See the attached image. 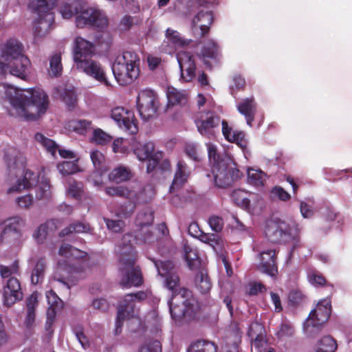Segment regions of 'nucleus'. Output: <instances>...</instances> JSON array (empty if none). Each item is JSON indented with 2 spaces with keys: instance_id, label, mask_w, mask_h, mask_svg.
<instances>
[{
  "instance_id": "16",
  "label": "nucleus",
  "mask_w": 352,
  "mask_h": 352,
  "mask_svg": "<svg viewBox=\"0 0 352 352\" xmlns=\"http://www.w3.org/2000/svg\"><path fill=\"white\" fill-rule=\"evenodd\" d=\"M177 60L181 72V78L185 82H190L195 77L196 65L192 54L186 51L177 54Z\"/></svg>"
},
{
  "instance_id": "21",
  "label": "nucleus",
  "mask_w": 352,
  "mask_h": 352,
  "mask_svg": "<svg viewBox=\"0 0 352 352\" xmlns=\"http://www.w3.org/2000/svg\"><path fill=\"white\" fill-rule=\"evenodd\" d=\"M95 53V46L93 43L85 40L81 36L75 39L73 49V59L74 63L88 58H91Z\"/></svg>"
},
{
  "instance_id": "33",
  "label": "nucleus",
  "mask_w": 352,
  "mask_h": 352,
  "mask_svg": "<svg viewBox=\"0 0 352 352\" xmlns=\"http://www.w3.org/2000/svg\"><path fill=\"white\" fill-rule=\"evenodd\" d=\"M131 145L133 153L140 161L146 160L153 155L154 144L152 142L140 144L137 142L135 138H132Z\"/></svg>"
},
{
  "instance_id": "15",
  "label": "nucleus",
  "mask_w": 352,
  "mask_h": 352,
  "mask_svg": "<svg viewBox=\"0 0 352 352\" xmlns=\"http://www.w3.org/2000/svg\"><path fill=\"white\" fill-rule=\"evenodd\" d=\"M77 69L92 77L105 85H109L105 72L101 65L91 58L83 59L74 63Z\"/></svg>"
},
{
  "instance_id": "50",
  "label": "nucleus",
  "mask_w": 352,
  "mask_h": 352,
  "mask_svg": "<svg viewBox=\"0 0 352 352\" xmlns=\"http://www.w3.org/2000/svg\"><path fill=\"white\" fill-rule=\"evenodd\" d=\"M112 137L100 129H95L92 131L90 141L98 145H105L110 142Z\"/></svg>"
},
{
  "instance_id": "55",
  "label": "nucleus",
  "mask_w": 352,
  "mask_h": 352,
  "mask_svg": "<svg viewBox=\"0 0 352 352\" xmlns=\"http://www.w3.org/2000/svg\"><path fill=\"white\" fill-rule=\"evenodd\" d=\"M62 69L60 56L58 54L54 55L50 60V75L57 77L61 74Z\"/></svg>"
},
{
  "instance_id": "11",
  "label": "nucleus",
  "mask_w": 352,
  "mask_h": 352,
  "mask_svg": "<svg viewBox=\"0 0 352 352\" xmlns=\"http://www.w3.org/2000/svg\"><path fill=\"white\" fill-rule=\"evenodd\" d=\"M137 107L140 117L144 120L153 118L159 107L157 94L149 89L141 91L137 97Z\"/></svg>"
},
{
  "instance_id": "62",
  "label": "nucleus",
  "mask_w": 352,
  "mask_h": 352,
  "mask_svg": "<svg viewBox=\"0 0 352 352\" xmlns=\"http://www.w3.org/2000/svg\"><path fill=\"white\" fill-rule=\"evenodd\" d=\"M104 221L107 228L113 232H120L123 230L125 223L122 220H113L105 219Z\"/></svg>"
},
{
  "instance_id": "13",
  "label": "nucleus",
  "mask_w": 352,
  "mask_h": 352,
  "mask_svg": "<svg viewBox=\"0 0 352 352\" xmlns=\"http://www.w3.org/2000/svg\"><path fill=\"white\" fill-rule=\"evenodd\" d=\"M111 118L116 122L118 126L133 135L138 131V121L134 113L122 107H116L111 111Z\"/></svg>"
},
{
  "instance_id": "14",
  "label": "nucleus",
  "mask_w": 352,
  "mask_h": 352,
  "mask_svg": "<svg viewBox=\"0 0 352 352\" xmlns=\"http://www.w3.org/2000/svg\"><path fill=\"white\" fill-rule=\"evenodd\" d=\"M220 118L210 111L200 113L195 120L199 133L205 138L211 139L218 132Z\"/></svg>"
},
{
  "instance_id": "46",
  "label": "nucleus",
  "mask_w": 352,
  "mask_h": 352,
  "mask_svg": "<svg viewBox=\"0 0 352 352\" xmlns=\"http://www.w3.org/2000/svg\"><path fill=\"white\" fill-rule=\"evenodd\" d=\"M198 239L203 243L208 244L215 251L221 249L223 245V241L216 234L204 233L202 232Z\"/></svg>"
},
{
  "instance_id": "48",
  "label": "nucleus",
  "mask_w": 352,
  "mask_h": 352,
  "mask_svg": "<svg viewBox=\"0 0 352 352\" xmlns=\"http://www.w3.org/2000/svg\"><path fill=\"white\" fill-rule=\"evenodd\" d=\"M219 46L212 39L208 40L201 51V55L204 58H215L218 54Z\"/></svg>"
},
{
  "instance_id": "39",
  "label": "nucleus",
  "mask_w": 352,
  "mask_h": 352,
  "mask_svg": "<svg viewBox=\"0 0 352 352\" xmlns=\"http://www.w3.org/2000/svg\"><path fill=\"white\" fill-rule=\"evenodd\" d=\"M166 38L173 45L174 48L182 47L188 45L191 40L186 39L181 36L180 34L174 30L168 28L166 32Z\"/></svg>"
},
{
  "instance_id": "27",
  "label": "nucleus",
  "mask_w": 352,
  "mask_h": 352,
  "mask_svg": "<svg viewBox=\"0 0 352 352\" xmlns=\"http://www.w3.org/2000/svg\"><path fill=\"white\" fill-rule=\"evenodd\" d=\"M166 97L168 106H185L188 100V94L186 90L178 89L174 87H168Z\"/></svg>"
},
{
  "instance_id": "35",
  "label": "nucleus",
  "mask_w": 352,
  "mask_h": 352,
  "mask_svg": "<svg viewBox=\"0 0 352 352\" xmlns=\"http://www.w3.org/2000/svg\"><path fill=\"white\" fill-rule=\"evenodd\" d=\"M195 284L197 289L202 294H207L210 290L212 284L205 270L201 269L196 274Z\"/></svg>"
},
{
  "instance_id": "47",
  "label": "nucleus",
  "mask_w": 352,
  "mask_h": 352,
  "mask_svg": "<svg viewBox=\"0 0 352 352\" xmlns=\"http://www.w3.org/2000/svg\"><path fill=\"white\" fill-rule=\"evenodd\" d=\"M89 155L94 168L101 173L104 172L106 170L104 168L105 163L104 154L98 149H94L89 152Z\"/></svg>"
},
{
  "instance_id": "41",
  "label": "nucleus",
  "mask_w": 352,
  "mask_h": 352,
  "mask_svg": "<svg viewBox=\"0 0 352 352\" xmlns=\"http://www.w3.org/2000/svg\"><path fill=\"white\" fill-rule=\"evenodd\" d=\"M58 254L60 256L68 258H80L85 256V252L72 246L68 243H63L59 248Z\"/></svg>"
},
{
  "instance_id": "28",
  "label": "nucleus",
  "mask_w": 352,
  "mask_h": 352,
  "mask_svg": "<svg viewBox=\"0 0 352 352\" xmlns=\"http://www.w3.org/2000/svg\"><path fill=\"white\" fill-rule=\"evenodd\" d=\"M133 175L130 167L120 164L109 173L108 178L110 182L119 184L130 180Z\"/></svg>"
},
{
  "instance_id": "1",
  "label": "nucleus",
  "mask_w": 352,
  "mask_h": 352,
  "mask_svg": "<svg viewBox=\"0 0 352 352\" xmlns=\"http://www.w3.org/2000/svg\"><path fill=\"white\" fill-rule=\"evenodd\" d=\"M154 263L160 276L164 278V286L173 292L172 298L168 301L172 318L191 316L195 312V300L190 298V291L179 287V278L174 264L170 261H155Z\"/></svg>"
},
{
  "instance_id": "45",
  "label": "nucleus",
  "mask_w": 352,
  "mask_h": 352,
  "mask_svg": "<svg viewBox=\"0 0 352 352\" xmlns=\"http://www.w3.org/2000/svg\"><path fill=\"white\" fill-rule=\"evenodd\" d=\"M57 169L63 176H67L80 172L81 169L78 165V160L64 161L57 165Z\"/></svg>"
},
{
  "instance_id": "29",
  "label": "nucleus",
  "mask_w": 352,
  "mask_h": 352,
  "mask_svg": "<svg viewBox=\"0 0 352 352\" xmlns=\"http://www.w3.org/2000/svg\"><path fill=\"white\" fill-rule=\"evenodd\" d=\"M5 161L8 168L12 169L23 167L25 158L24 155L14 148H9L5 153Z\"/></svg>"
},
{
  "instance_id": "4",
  "label": "nucleus",
  "mask_w": 352,
  "mask_h": 352,
  "mask_svg": "<svg viewBox=\"0 0 352 352\" xmlns=\"http://www.w3.org/2000/svg\"><path fill=\"white\" fill-rule=\"evenodd\" d=\"M30 61L23 54V46L19 41L10 39L6 42L0 55V70L25 79L28 75Z\"/></svg>"
},
{
  "instance_id": "22",
  "label": "nucleus",
  "mask_w": 352,
  "mask_h": 352,
  "mask_svg": "<svg viewBox=\"0 0 352 352\" xmlns=\"http://www.w3.org/2000/svg\"><path fill=\"white\" fill-rule=\"evenodd\" d=\"M34 140L37 144L54 157L58 151L59 155L63 158L73 159L74 157V155L72 151L58 148L57 144L54 140L48 138L42 133L38 132L35 133Z\"/></svg>"
},
{
  "instance_id": "19",
  "label": "nucleus",
  "mask_w": 352,
  "mask_h": 352,
  "mask_svg": "<svg viewBox=\"0 0 352 352\" xmlns=\"http://www.w3.org/2000/svg\"><path fill=\"white\" fill-rule=\"evenodd\" d=\"M257 250L259 252L260 270L270 276H275L278 273L276 250L270 248Z\"/></svg>"
},
{
  "instance_id": "32",
  "label": "nucleus",
  "mask_w": 352,
  "mask_h": 352,
  "mask_svg": "<svg viewBox=\"0 0 352 352\" xmlns=\"http://www.w3.org/2000/svg\"><path fill=\"white\" fill-rule=\"evenodd\" d=\"M263 327L258 323L251 324L249 331V336L252 338V346L254 347L259 352H262L265 349L266 340L262 333Z\"/></svg>"
},
{
  "instance_id": "2",
  "label": "nucleus",
  "mask_w": 352,
  "mask_h": 352,
  "mask_svg": "<svg viewBox=\"0 0 352 352\" xmlns=\"http://www.w3.org/2000/svg\"><path fill=\"white\" fill-rule=\"evenodd\" d=\"M6 96L18 116L27 120H36L48 107V96L40 88L19 89L10 87Z\"/></svg>"
},
{
  "instance_id": "8",
  "label": "nucleus",
  "mask_w": 352,
  "mask_h": 352,
  "mask_svg": "<svg viewBox=\"0 0 352 352\" xmlns=\"http://www.w3.org/2000/svg\"><path fill=\"white\" fill-rule=\"evenodd\" d=\"M58 0H30L29 8L38 14L33 26L35 39L45 36L52 28L54 17L50 10Z\"/></svg>"
},
{
  "instance_id": "20",
  "label": "nucleus",
  "mask_w": 352,
  "mask_h": 352,
  "mask_svg": "<svg viewBox=\"0 0 352 352\" xmlns=\"http://www.w3.org/2000/svg\"><path fill=\"white\" fill-rule=\"evenodd\" d=\"M24 221L19 217H13L6 219L3 223V230L1 237L3 241L12 242L17 240L21 236V228Z\"/></svg>"
},
{
  "instance_id": "64",
  "label": "nucleus",
  "mask_w": 352,
  "mask_h": 352,
  "mask_svg": "<svg viewBox=\"0 0 352 352\" xmlns=\"http://www.w3.org/2000/svg\"><path fill=\"white\" fill-rule=\"evenodd\" d=\"M294 332V329L292 325L289 324H281L279 331L277 333L278 336L280 338L291 337Z\"/></svg>"
},
{
  "instance_id": "24",
  "label": "nucleus",
  "mask_w": 352,
  "mask_h": 352,
  "mask_svg": "<svg viewBox=\"0 0 352 352\" xmlns=\"http://www.w3.org/2000/svg\"><path fill=\"white\" fill-rule=\"evenodd\" d=\"M104 191L109 196H117L126 198L134 201H145L146 198L143 197L142 192L128 186H110L106 187Z\"/></svg>"
},
{
  "instance_id": "49",
  "label": "nucleus",
  "mask_w": 352,
  "mask_h": 352,
  "mask_svg": "<svg viewBox=\"0 0 352 352\" xmlns=\"http://www.w3.org/2000/svg\"><path fill=\"white\" fill-rule=\"evenodd\" d=\"M90 230V227L88 224L82 223V222H76L71 224L67 228H65L59 233L60 236H65L69 234L75 232V233H86L88 232Z\"/></svg>"
},
{
  "instance_id": "17",
  "label": "nucleus",
  "mask_w": 352,
  "mask_h": 352,
  "mask_svg": "<svg viewBox=\"0 0 352 352\" xmlns=\"http://www.w3.org/2000/svg\"><path fill=\"white\" fill-rule=\"evenodd\" d=\"M23 296L19 280L14 277L10 278L3 290V302L4 305L11 307L22 300Z\"/></svg>"
},
{
  "instance_id": "54",
  "label": "nucleus",
  "mask_w": 352,
  "mask_h": 352,
  "mask_svg": "<svg viewBox=\"0 0 352 352\" xmlns=\"http://www.w3.org/2000/svg\"><path fill=\"white\" fill-rule=\"evenodd\" d=\"M135 239L138 243L150 244L155 241V237L150 227L143 228V230H137Z\"/></svg>"
},
{
  "instance_id": "5",
  "label": "nucleus",
  "mask_w": 352,
  "mask_h": 352,
  "mask_svg": "<svg viewBox=\"0 0 352 352\" xmlns=\"http://www.w3.org/2000/svg\"><path fill=\"white\" fill-rule=\"evenodd\" d=\"M60 13L63 19H68L77 14L76 23L78 28L91 26L100 29L106 28L108 19L101 11L88 8L78 14V7L76 3H65L60 8Z\"/></svg>"
},
{
  "instance_id": "61",
  "label": "nucleus",
  "mask_w": 352,
  "mask_h": 352,
  "mask_svg": "<svg viewBox=\"0 0 352 352\" xmlns=\"http://www.w3.org/2000/svg\"><path fill=\"white\" fill-rule=\"evenodd\" d=\"M139 352H162V344L158 340L146 342L141 346Z\"/></svg>"
},
{
  "instance_id": "30",
  "label": "nucleus",
  "mask_w": 352,
  "mask_h": 352,
  "mask_svg": "<svg viewBox=\"0 0 352 352\" xmlns=\"http://www.w3.org/2000/svg\"><path fill=\"white\" fill-rule=\"evenodd\" d=\"M189 173L186 163L183 161H179L173 184L170 187V192H173L175 190L180 188L186 182Z\"/></svg>"
},
{
  "instance_id": "57",
  "label": "nucleus",
  "mask_w": 352,
  "mask_h": 352,
  "mask_svg": "<svg viewBox=\"0 0 352 352\" xmlns=\"http://www.w3.org/2000/svg\"><path fill=\"white\" fill-rule=\"evenodd\" d=\"M248 192L243 190H234L232 193V200L238 205L248 209Z\"/></svg>"
},
{
  "instance_id": "7",
  "label": "nucleus",
  "mask_w": 352,
  "mask_h": 352,
  "mask_svg": "<svg viewBox=\"0 0 352 352\" xmlns=\"http://www.w3.org/2000/svg\"><path fill=\"white\" fill-rule=\"evenodd\" d=\"M35 186L36 198L39 200H48L52 196L50 180L43 174H36L27 170L16 182V185L8 189V193L19 192L23 189Z\"/></svg>"
},
{
  "instance_id": "63",
  "label": "nucleus",
  "mask_w": 352,
  "mask_h": 352,
  "mask_svg": "<svg viewBox=\"0 0 352 352\" xmlns=\"http://www.w3.org/2000/svg\"><path fill=\"white\" fill-rule=\"evenodd\" d=\"M208 224L211 229L216 232L221 231L223 227V219L217 216L210 217L208 219Z\"/></svg>"
},
{
  "instance_id": "43",
  "label": "nucleus",
  "mask_w": 352,
  "mask_h": 352,
  "mask_svg": "<svg viewBox=\"0 0 352 352\" xmlns=\"http://www.w3.org/2000/svg\"><path fill=\"white\" fill-rule=\"evenodd\" d=\"M248 182L254 186H263L265 181L266 175L261 170L249 168L247 170Z\"/></svg>"
},
{
  "instance_id": "10",
  "label": "nucleus",
  "mask_w": 352,
  "mask_h": 352,
  "mask_svg": "<svg viewBox=\"0 0 352 352\" xmlns=\"http://www.w3.org/2000/svg\"><path fill=\"white\" fill-rule=\"evenodd\" d=\"M331 314V303L328 299H324L318 302L310 312L304 324V331L309 336L318 333L320 327L329 319Z\"/></svg>"
},
{
  "instance_id": "58",
  "label": "nucleus",
  "mask_w": 352,
  "mask_h": 352,
  "mask_svg": "<svg viewBox=\"0 0 352 352\" xmlns=\"http://www.w3.org/2000/svg\"><path fill=\"white\" fill-rule=\"evenodd\" d=\"M131 202H129L126 204L121 206L116 211V215L120 218H128L134 212L135 209V204L139 201H134L131 200Z\"/></svg>"
},
{
  "instance_id": "3",
  "label": "nucleus",
  "mask_w": 352,
  "mask_h": 352,
  "mask_svg": "<svg viewBox=\"0 0 352 352\" xmlns=\"http://www.w3.org/2000/svg\"><path fill=\"white\" fill-rule=\"evenodd\" d=\"M135 239L131 234H125L117 246L121 273L120 283L125 287H138L142 283L140 270L135 267V252L132 243Z\"/></svg>"
},
{
  "instance_id": "26",
  "label": "nucleus",
  "mask_w": 352,
  "mask_h": 352,
  "mask_svg": "<svg viewBox=\"0 0 352 352\" xmlns=\"http://www.w3.org/2000/svg\"><path fill=\"white\" fill-rule=\"evenodd\" d=\"M221 124L223 135L228 141L230 142H235L243 149H245L247 147L248 142L243 132L233 131L225 120L221 122Z\"/></svg>"
},
{
  "instance_id": "23",
  "label": "nucleus",
  "mask_w": 352,
  "mask_h": 352,
  "mask_svg": "<svg viewBox=\"0 0 352 352\" xmlns=\"http://www.w3.org/2000/svg\"><path fill=\"white\" fill-rule=\"evenodd\" d=\"M123 69L119 67V71L115 68V61L112 65V72L117 82L121 85H126L132 82L139 76L138 66H131L123 64Z\"/></svg>"
},
{
  "instance_id": "38",
  "label": "nucleus",
  "mask_w": 352,
  "mask_h": 352,
  "mask_svg": "<svg viewBox=\"0 0 352 352\" xmlns=\"http://www.w3.org/2000/svg\"><path fill=\"white\" fill-rule=\"evenodd\" d=\"M153 222V214L147 209L138 213L135 223L138 227L137 230H143V228H150Z\"/></svg>"
},
{
  "instance_id": "34",
  "label": "nucleus",
  "mask_w": 352,
  "mask_h": 352,
  "mask_svg": "<svg viewBox=\"0 0 352 352\" xmlns=\"http://www.w3.org/2000/svg\"><path fill=\"white\" fill-rule=\"evenodd\" d=\"M140 59L136 53L132 51L123 52L122 54L116 56L115 60V68L116 71H119V67L123 69V64L131 66H138Z\"/></svg>"
},
{
  "instance_id": "53",
  "label": "nucleus",
  "mask_w": 352,
  "mask_h": 352,
  "mask_svg": "<svg viewBox=\"0 0 352 352\" xmlns=\"http://www.w3.org/2000/svg\"><path fill=\"white\" fill-rule=\"evenodd\" d=\"M336 348V341L330 336H325L319 341L316 352H335Z\"/></svg>"
},
{
  "instance_id": "42",
  "label": "nucleus",
  "mask_w": 352,
  "mask_h": 352,
  "mask_svg": "<svg viewBox=\"0 0 352 352\" xmlns=\"http://www.w3.org/2000/svg\"><path fill=\"white\" fill-rule=\"evenodd\" d=\"M184 254L188 267L191 270H197L200 267L201 261L196 250H193L188 245H185Z\"/></svg>"
},
{
  "instance_id": "60",
  "label": "nucleus",
  "mask_w": 352,
  "mask_h": 352,
  "mask_svg": "<svg viewBox=\"0 0 352 352\" xmlns=\"http://www.w3.org/2000/svg\"><path fill=\"white\" fill-rule=\"evenodd\" d=\"M67 192L68 195L75 199L80 198L82 192V184L76 182L69 183Z\"/></svg>"
},
{
  "instance_id": "31",
  "label": "nucleus",
  "mask_w": 352,
  "mask_h": 352,
  "mask_svg": "<svg viewBox=\"0 0 352 352\" xmlns=\"http://www.w3.org/2000/svg\"><path fill=\"white\" fill-rule=\"evenodd\" d=\"M237 109L240 113L245 116L247 124L251 126L256 110V105L254 99H243L237 104Z\"/></svg>"
},
{
  "instance_id": "59",
  "label": "nucleus",
  "mask_w": 352,
  "mask_h": 352,
  "mask_svg": "<svg viewBox=\"0 0 352 352\" xmlns=\"http://www.w3.org/2000/svg\"><path fill=\"white\" fill-rule=\"evenodd\" d=\"M61 98L69 107H73L76 102V95L73 87L65 88L61 93Z\"/></svg>"
},
{
  "instance_id": "25",
  "label": "nucleus",
  "mask_w": 352,
  "mask_h": 352,
  "mask_svg": "<svg viewBox=\"0 0 352 352\" xmlns=\"http://www.w3.org/2000/svg\"><path fill=\"white\" fill-rule=\"evenodd\" d=\"M58 268L60 270L67 271L68 274L67 279L74 280L83 278L86 276L88 266L85 261H78L66 267L63 266L59 262Z\"/></svg>"
},
{
  "instance_id": "36",
  "label": "nucleus",
  "mask_w": 352,
  "mask_h": 352,
  "mask_svg": "<svg viewBox=\"0 0 352 352\" xmlns=\"http://www.w3.org/2000/svg\"><path fill=\"white\" fill-rule=\"evenodd\" d=\"M38 294L33 292L26 300L27 316L25 322L28 326H31L35 319V308L38 305Z\"/></svg>"
},
{
  "instance_id": "52",
  "label": "nucleus",
  "mask_w": 352,
  "mask_h": 352,
  "mask_svg": "<svg viewBox=\"0 0 352 352\" xmlns=\"http://www.w3.org/2000/svg\"><path fill=\"white\" fill-rule=\"evenodd\" d=\"M70 127L80 135H85L93 129L91 122L86 120H74L70 123Z\"/></svg>"
},
{
  "instance_id": "12",
  "label": "nucleus",
  "mask_w": 352,
  "mask_h": 352,
  "mask_svg": "<svg viewBox=\"0 0 352 352\" xmlns=\"http://www.w3.org/2000/svg\"><path fill=\"white\" fill-rule=\"evenodd\" d=\"M146 298V293L143 292L135 294H129L124 296V300L119 306L118 316L116 321V333H118L121 331V327L123 321L126 318H133L135 302Z\"/></svg>"
},
{
  "instance_id": "18",
  "label": "nucleus",
  "mask_w": 352,
  "mask_h": 352,
  "mask_svg": "<svg viewBox=\"0 0 352 352\" xmlns=\"http://www.w3.org/2000/svg\"><path fill=\"white\" fill-rule=\"evenodd\" d=\"M213 17L209 11L201 9L192 20V32L197 37H202L209 31Z\"/></svg>"
},
{
  "instance_id": "51",
  "label": "nucleus",
  "mask_w": 352,
  "mask_h": 352,
  "mask_svg": "<svg viewBox=\"0 0 352 352\" xmlns=\"http://www.w3.org/2000/svg\"><path fill=\"white\" fill-rule=\"evenodd\" d=\"M45 296L47 303L50 305L48 314H50V310L52 311V314H54L56 309L62 307L63 301L52 289L46 291Z\"/></svg>"
},
{
  "instance_id": "40",
  "label": "nucleus",
  "mask_w": 352,
  "mask_h": 352,
  "mask_svg": "<svg viewBox=\"0 0 352 352\" xmlns=\"http://www.w3.org/2000/svg\"><path fill=\"white\" fill-rule=\"evenodd\" d=\"M187 352H217V347L210 341L199 340L190 345Z\"/></svg>"
},
{
  "instance_id": "9",
  "label": "nucleus",
  "mask_w": 352,
  "mask_h": 352,
  "mask_svg": "<svg viewBox=\"0 0 352 352\" xmlns=\"http://www.w3.org/2000/svg\"><path fill=\"white\" fill-rule=\"evenodd\" d=\"M212 174L214 184L218 188H227L234 179L241 177L240 171L236 168L233 161L227 156L222 157L220 162L212 166Z\"/></svg>"
},
{
  "instance_id": "6",
  "label": "nucleus",
  "mask_w": 352,
  "mask_h": 352,
  "mask_svg": "<svg viewBox=\"0 0 352 352\" xmlns=\"http://www.w3.org/2000/svg\"><path fill=\"white\" fill-rule=\"evenodd\" d=\"M301 228L298 225L287 224L283 221H270L267 223L265 234L272 243H291L292 250L300 245V232Z\"/></svg>"
},
{
  "instance_id": "44",
  "label": "nucleus",
  "mask_w": 352,
  "mask_h": 352,
  "mask_svg": "<svg viewBox=\"0 0 352 352\" xmlns=\"http://www.w3.org/2000/svg\"><path fill=\"white\" fill-rule=\"evenodd\" d=\"M46 263L43 259H39L34 268L32 269L31 274V282L34 285L41 283L45 276Z\"/></svg>"
},
{
  "instance_id": "56",
  "label": "nucleus",
  "mask_w": 352,
  "mask_h": 352,
  "mask_svg": "<svg viewBox=\"0 0 352 352\" xmlns=\"http://www.w3.org/2000/svg\"><path fill=\"white\" fill-rule=\"evenodd\" d=\"M129 144V142L126 140L122 138H117L112 143V151L115 153L128 154L130 151Z\"/></svg>"
},
{
  "instance_id": "37",
  "label": "nucleus",
  "mask_w": 352,
  "mask_h": 352,
  "mask_svg": "<svg viewBox=\"0 0 352 352\" xmlns=\"http://www.w3.org/2000/svg\"><path fill=\"white\" fill-rule=\"evenodd\" d=\"M59 221L56 219H52L47 221L45 224H41L36 230L34 236L38 243H42L45 239L49 230H53L58 228L57 224Z\"/></svg>"
}]
</instances>
